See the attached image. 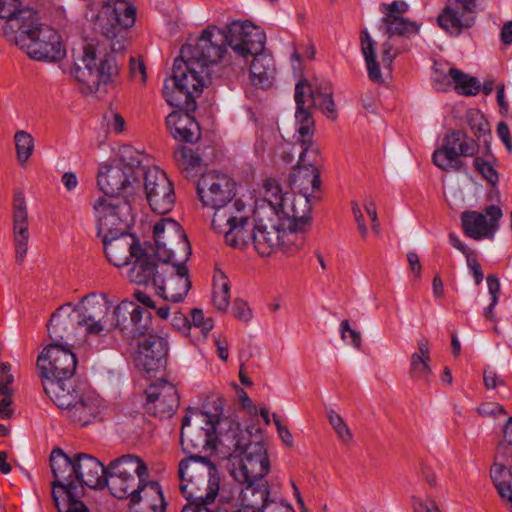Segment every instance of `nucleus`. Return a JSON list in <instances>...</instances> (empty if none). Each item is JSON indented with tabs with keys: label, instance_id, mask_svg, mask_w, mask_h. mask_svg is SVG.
Returning <instances> with one entry per match:
<instances>
[{
	"label": "nucleus",
	"instance_id": "nucleus-22",
	"mask_svg": "<svg viewBox=\"0 0 512 512\" xmlns=\"http://www.w3.org/2000/svg\"><path fill=\"white\" fill-rule=\"evenodd\" d=\"M117 1H107L103 4L94 23L95 29L107 39L117 37L122 29L132 27L136 20V8L125 0Z\"/></svg>",
	"mask_w": 512,
	"mask_h": 512
},
{
	"label": "nucleus",
	"instance_id": "nucleus-64",
	"mask_svg": "<svg viewBox=\"0 0 512 512\" xmlns=\"http://www.w3.org/2000/svg\"><path fill=\"white\" fill-rule=\"evenodd\" d=\"M365 62H366L368 76H369L370 80L375 83H382L383 82L382 73H381V70H380L377 60L372 59V60H367Z\"/></svg>",
	"mask_w": 512,
	"mask_h": 512
},
{
	"label": "nucleus",
	"instance_id": "nucleus-56",
	"mask_svg": "<svg viewBox=\"0 0 512 512\" xmlns=\"http://www.w3.org/2000/svg\"><path fill=\"white\" fill-rule=\"evenodd\" d=\"M14 381V376L11 374V365L8 362H3L0 365V392L6 390H13L11 384Z\"/></svg>",
	"mask_w": 512,
	"mask_h": 512
},
{
	"label": "nucleus",
	"instance_id": "nucleus-59",
	"mask_svg": "<svg viewBox=\"0 0 512 512\" xmlns=\"http://www.w3.org/2000/svg\"><path fill=\"white\" fill-rule=\"evenodd\" d=\"M398 54L399 51L394 49L393 44L389 40L382 44V61L387 67H391L393 60Z\"/></svg>",
	"mask_w": 512,
	"mask_h": 512
},
{
	"label": "nucleus",
	"instance_id": "nucleus-42",
	"mask_svg": "<svg viewBox=\"0 0 512 512\" xmlns=\"http://www.w3.org/2000/svg\"><path fill=\"white\" fill-rule=\"evenodd\" d=\"M263 198L256 202L255 207L262 204L270 207L273 212H278L280 208L286 204L289 193H283L282 188L277 180L273 178L266 179L263 184Z\"/></svg>",
	"mask_w": 512,
	"mask_h": 512
},
{
	"label": "nucleus",
	"instance_id": "nucleus-45",
	"mask_svg": "<svg viewBox=\"0 0 512 512\" xmlns=\"http://www.w3.org/2000/svg\"><path fill=\"white\" fill-rule=\"evenodd\" d=\"M449 74L454 84V89L460 94L470 96L480 91V85L475 77L469 76L457 68H450Z\"/></svg>",
	"mask_w": 512,
	"mask_h": 512
},
{
	"label": "nucleus",
	"instance_id": "nucleus-51",
	"mask_svg": "<svg viewBox=\"0 0 512 512\" xmlns=\"http://www.w3.org/2000/svg\"><path fill=\"white\" fill-rule=\"evenodd\" d=\"M194 327L199 328L203 339H206L214 327V320L211 316H205L201 309L194 308Z\"/></svg>",
	"mask_w": 512,
	"mask_h": 512
},
{
	"label": "nucleus",
	"instance_id": "nucleus-19",
	"mask_svg": "<svg viewBox=\"0 0 512 512\" xmlns=\"http://www.w3.org/2000/svg\"><path fill=\"white\" fill-rule=\"evenodd\" d=\"M143 396L145 412L160 419L172 417L179 406V395L175 385L163 377L151 381Z\"/></svg>",
	"mask_w": 512,
	"mask_h": 512
},
{
	"label": "nucleus",
	"instance_id": "nucleus-54",
	"mask_svg": "<svg viewBox=\"0 0 512 512\" xmlns=\"http://www.w3.org/2000/svg\"><path fill=\"white\" fill-rule=\"evenodd\" d=\"M477 412L483 417H498L506 414L504 407L496 402L481 404Z\"/></svg>",
	"mask_w": 512,
	"mask_h": 512
},
{
	"label": "nucleus",
	"instance_id": "nucleus-52",
	"mask_svg": "<svg viewBox=\"0 0 512 512\" xmlns=\"http://www.w3.org/2000/svg\"><path fill=\"white\" fill-rule=\"evenodd\" d=\"M360 45L365 61L376 59V42L366 29L360 33Z\"/></svg>",
	"mask_w": 512,
	"mask_h": 512
},
{
	"label": "nucleus",
	"instance_id": "nucleus-30",
	"mask_svg": "<svg viewBox=\"0 0 512 512\" xmlns=\"http://www.w3.org/2000/svg\"><path fill=\"white\" fill-rule=\"evenodd\" d=\"M101 239L107 260L116 267L129 265L142 248L139 239L129 232Z\"/></svg>",
	"mask_w": 512,
	"mask_h": 512
},
{
	"label": "nucleus",
	"instance_id": "nucleus-13",
	"mask_svg": "<svg viewBox=\"0 0 512 512\" xmlns=\"http://www.w3.org/2000/svg\"><path fill=\"white\" fill-rule=\"evenodd\" d=\"M155 255L160 261H188L191 244L181 225L172 218H161L153 226Z\"/></svg>",
	"mask_w": 512,
	"mask_h": 512
},
{
	"label": "nucleus",
	"instance_id": "nucleus-35",
	"mask_svg": "<svg viewBox=\"0 0 512 512\" xmlns=\"http://www.w3.org/2000/svg\"><path fill=\"white\" fill-rule=\"evenodd\" d=\"M76 483L84 489L85 486L94 489L105 487V475L107 467L102 462L90 454H76Z\"/></svg>",
	"mask_w": 512,
	"mask_h": 512
},
{
	"label": "nucleus",
	"instance_id": "nucleus-47",
	"mask_svg": "<svg viewBox=\"0 0 512 512\" xmlns=\"http://www.w3.org/2000/svg\"><path fill=\"white\" fill-rule=\"evenodd\" d=\"M17 158L21 164L27 162L34 150V139L26 131H18L14 136Z\"/></svg>",
	"mask_w": 512,
	"mask_h": 512
},
{
	"label": "nucleus",
	"instance_id": "nucleus-9",
	"mask_svg": "<svg viewBox=\"0 0 512 512\" xmlns=\"http://www.w3.org/2000/svg\"><path fill=\"white\" fill-rule=\"evenodd\" d=\"M234 208L229 206L219 211L212 218V228L224 234L225 243L231 247L244 249L253 245L254 238V209L244 202Z\"/></svg>",
	"mask_w": 512,
	"mask_h": 512
},
{
	"label": "nucleus",
	"instance_id": "nucleus-26",
	"mask_svg": "<svg viewBox=\"0 0 512 512\" xmlns=\"http://www.w3.org/2000/svg\"><path fill=\"white\" fill-rule=\"evenodd\" d=\"M114 318L111 326L119 328L130 338L145 336L151 325V313L127 300L115 307Z\"/></svg>",
	"mask_w": 512,
	"mask_h": 512
},
{
	"label": "nucleus",
	"instance_id": "nucleus-18",
	"mask_svg": "<svg viewBox=\"0 0 512 512\" xmlns=\"http://www.w3.org/2000/svg\"><path fill=\"white\" fill-rule=\"evenodd\" d=\"M143 187L151 210L157 214L169 213L175 203L174 188L166 173L158 167L143 166Z\"/></svg>",
	"mask_w": 512,
	"mask_h": 512
},
{
	"label": "nucleus",
	"instance_id": "nucleus-27",
	"mask_svg": "<svg viewBox=\"0 0 512 512\" xmlns=\"http://www.w3.org/2000/svg\"><path fill=\"white\" fill-rule=\"evenodd\" d=\"M167 353L168 342L166 339L155 334H148L138 343L135 362L149 377H152V373L164 371Z\"/></svg>",
	"mask_w": 512,
	"mask_h": 512
},
{
	"label": "nucleus",
	"instance_id": "nucleus-50",
	"mask_svg": "<svg viewBox=\"0 0 512 512\" xmlns=\"http://www.w3.org/2000/svg\"><path fill=\"white\" fill-rule=\"evenodd\" d=\"M341 338L343 341H347L350 338L349 344L357 350L361 349L362 336L360 331L352 329L348 320H343L340 324Z\"/></svg>",
	"mask_w": 512,
	"mask_h": 512
},
{
	"label": "nucleus",
	"instance_id": "nucleus-33",
	"mask_svg": "<svg viewBox=\"0 0 512 512\" xmlns=\"http://www.w3.org/2000/svg\"><path fill=\"white\" fill-rule=\"evenodd\" d=\"M148 477H143L138 481V488L133 490L134 495L130 500V511L143 509L149 512H165L167 503L160 484L156 481H148Z\"/></svg>",
	"mask_w": 512,
	"mask_h": 512
},
{
	"label": "nucleus",
	"instance_id": "nucleus-8",
	"mask_svg": "<svg viewBox=\"0 0 512 512\" xmlns=\"http://www.w3.org/2000/svg\"><path fill=\"white\" fill-rule=\"evenodd\" d=\"M242 434L237 448H221V453L231 461L229 472L236 482L259 481L270 471L265 445L261 441L251 442L247 430L242 429Z\"/></svg>",
	"mask_w": 512,
	"mask_h": 512
},
{
	"label": "nucleus",
	"instance_id": "nucleus-37",
	"mask_svg": "<svg viewBox=\"0 0 512 512\" xmlns=\"http://www.w3.org/2000/svg\"><path fill=\"white\" fill-rule=\"evenodd\" d=\"M42 385L45 394L62 410V413L81 392L74 385L72 377L42 379Z\"/></svg>",
	"mask_w": 512,
	"mask_h": 512
},
{
	"label": "nucleus",
	"instance_id": "nucleus-14",
	"mask_svg": "<svg viewBox=\"0 0 512 512\" xmlns=\"http://www.w3.org/2000/svg\"><path fill=\"white\" fill-rule=\"evenodd\" d=\"M235 190L236 183L231 177L215 171L202 174L197 182V194L204 207L214 209L213 218L224 208L244 203L234 199Z\"/></svg>",
	"mask_w": 512,
	"mask_h": 512
},
{
	"label": "nucleus",
	"instance_id": "nucleus-24",
	"mask_svg": "<svg viewBox=\"0 0 512 512\" xmlns=\"http://www.w3.org/2000/svg\"><path fill=\"white\" fill-rule=\"evenodd\" d=\"M108 310L109 306L104 296L96 293L84 296L77 306H72L74 314L79 316L78 325L83 326L87 335H97L113 327L106 319Z\"/></svg>",
	"mask_w": 512,
	"mask_h": 512
},
{
	"label": "nucleus",
	"instance_id": "nucleus-43",
	"mask_svg": "<svg viewBox=\"0 0 512 512\" xmlns=\"http://www.w3.org/2000/svg\"><path fill=\"white\" fill-rule=\"evenodd\" d=\"M490 477L499 496L512 504V472L504 464L494 462Z\"/></svg>",
	"mask_w": 512,
	"mask_h": 512
},
{
	"label": "nucleus",
	"instance_id": "nucleus-63",
	"mask_svg": "<svg viewBox=\"0 0 512 512\" xmlns=\"http://www.w3.org/2000/svg\"><path fill=\"white\" fill-rule=\"evenodd\" d=\"M466 260H467V265H468L469 269L471 270V272L473 273V276L475 278V283L477 285H479L484 278V275L481 270V266H480L479 262L477 261V259L475 257L472 256V253L467 254Z\"/></svg>",
	"mask_w": 512,
	"mask_h": 512
},
{
	"label": "nucleus",
	"instance_id": "nucleus-17",
	"mask_svg": "<svg viewBox=\"0 0 512 512\" xmlns=\"http://www.w3.org/2000/svg\"><path fill=\"white\" fill-rule=\"evenodd\" d=\"M477 153V143L468 138L466 133L454 130L444 136L441 148L436 149L432 155V161L443 171H465L466 165L460 156L472 157Z\"/></svg>",
	"mask_w": 512,
	"mask_h": 512
},
{
	"label": "nucleus",
	"instance_id": "nucleus-32",
	"mask_svg": "<svg viewBox=\"0 0 512 512\" xmlns=\"http://www.w3.org/2000/svg\"><path fill=\"white\" fill-rule=\"evenodd\" d=\"M190 407L187 410V414L182 419L181 431H180V446L181 450L186 457L183 458L178 465V478L179 488L183 497L187 500V504L183 507L182 512H192V490H190V484L192 483V474L190 473V466L192 463V454L190 448L192 447V439L186 435V428L190 426Z\"/></svg>",
	"mask_w": 512,
	"mask_h": 512
},
{
	"label": "nucleus",
	"instance_id": "nucleus-10",
	"mask_svg": "<svg viewBox=\"0 0 512 512\" xmlns=\"http://www.w3.org/2000/svg\"><path fill=\"white\" fill-rule=\"evenodd\" d=\"M248 34L254 35L246 37L245 41L251 40L255 42V47L251 52H244V64L238 66H231L230 75H236L243 72L250 63V80L251 83L261 89H268L273 85L276 76L275 61L271 54L265 51L266 35L264 31L252 24L248 27Z\"/></svg>",
	"mask_w": 512,
	"mask_h": 512
},
{
	"label": "nucleus",
	"instance_id": "nucleus-31",
	"mask_svg": "<svg viewBox=\"0 0 512 512\" xmlns=\"http://www.w3.org/2000/svg\"><path fill=\"white\" fill-rule=\"evenodd\" d=\"M309 196L301 193L297 195L290 194L287 197L286 204L278 211L288 229H293V231L304 236L310 226L311 205Z\"/></svg>",
	"mask_w": 512,
	"mask_h": 512
},
{
	"label": "nucleus",
	"instance_id": "nucleus-39",
	"mask_svg": "<svg viewBox=\"0 0 512 512\" xmlns=\"http://www.w3.org/2000/svg\"><path fill=\"white\" fill-rule=\"evenodd\" d=\"M241 502L244 508L254 510L256 512H263L264 508L269 503V486L267 481L263 479L259 481H248L247 483H240Z\"/></svg>",
	"mask_w": 512,
	"mask_h": 512
},
{
	"label": "nucleus",
	"instance_id": "nucleus-34",
	"mask_svg": "<svg viewBox=\"0 0 512 512\" xmlns=\"http://www.w3.org/2000/svg\"><path fill=\"white\" fill-rule=\"evenodd\" d=\"M102 410V400L92 393L80 392L63 415L72 423L87 426L94 423Z\"/></svg>",
	"mask_w": 512,
	"mask_h": 512
},
{
	"label": "nucleus",
	"instance_id": "nucleus-2",
	"mask_svg": "<svg viewBox=\"0 0 512 512\" xmlns=\"http://www.w3.org/2000/svg\"><path fill=\"white\" fill-rule=\"evenodd\" d=\"M192 45L184 44L179 56L175 58L171 77L164 81L163 97L166 102L178 110L166 117V126L172 138L178 142L174 151V162L185 178L192 176Z\"/></svg>",
	"mask_w": 512,
	"mask_h": 512
},
{
	"label": "nucleus",
	"instance_id": "nucleus-29",
	"mask_svg": "<svg viewBox=\"0 0 512 512\" xmlns=\"http://www.w3.org/2000/svg\"><path fill=\"white\" fill-rule=\"evenodd\" d=\"M501 217L502 211L495 205L487 206L484 213L466 211L461 216L463 230L467 236L475 240L493 237Z\"/></svg>",
	"mask_w": 512,
	"mask_h": 512
},
{
	"label": "nucleus",
	"instance_id": "nucleus-46",
	"mask_svg": "<svg viewBox=\"0 0 512 512\" xmlns=\"http://www.w3.org/2000/svg\"><path fill=\"white\" fill-rule=\"evenodd\" d=\"M316 103L310 104V108H319L331 120L337 118V110L333 100V92L328 84L316 87L315 91Z\"/></svg>",
	"mask_w": 512,
	"mask_h": 512
},
{
	"label": "nucleus",
	"instance_id": "nucleus-23",
	"mask_svg": "<svg viewBox=\"0 0 512 512\" xmlns=\"http://www.w3.org/2000/svg\"><path fill=\"white\" fill-rule=\"evenodd\" d=\"M300 144L302 151L297 166L289 177V184L298 193L311 195L320 186V174L316 167L319 148L314 144L312 137L311 144Z\"/></svg>",
	"mask_w": 512,
	"mask_h": 512
},
{
	"label": "nucleus",
	"instance_id": "nucleus-55",
	"mask_svg": "<svg viewBox=\"0 0 512 512\" xmlns=\"http://www.w3.org/2000/svg\"><path fill=\"white\" fill-rule=\"evenodd\" d=\"M232 313L234 317L240 321L248 322L252 318V311L248 304L240 299L235 300L232 307Z\"/></svg>",
	"mask_w": 512,
	"mask_h": 512
},
{
	"label": "nucleus",
	"instance_id": "nucleus-16",
	"mask_svg": "<svg viewBox=\"0 0 512 512\" xmlns=\"http://www.w3.org/2000/svg\"><path fill=\"white\" fill-rule=\"evenodd\" d=\"M143 166L138 158H122L117 165L101 166L97 175L99 189L109 197L118 195L134 184L139 186Z\"/></svg>",
	"mask_w": 512,
	"mask_h": 512
},
{
	"label": "nucleus",
	"instance_id": "nucleus-11",
	"mask_svg": "<svg viewBox=\"0 0 512 512\" xmlns=\"http://www.w3.org/2000/svg\"><path fill=\"white\" fill-rule=\"evenodd\" d=\"M148 477L146 464L136 455L126 454L109 463L105 475V486L118 499L131 500L138 481Z\"/></svg>",
	"mask_w": 512,
	"mask_h": 512
},
{
	"label": "nucleus",
	"instance_id": "nucleus-25",
	"mask_svg": "<svg viewBox=\"0 0 512 512\" xmlns=\"http://www.w3.org/2000/svg\"><path fill=\"white\" fill-rule=\"evenodd\" d=\"M478 0H449L437 17L438 25L451 36H459L475 22Z\"/></svg>",
	"mask_w": 512,
	"mask_h": 512
},
{
	"label": "nucleus",
	"instance_id": "nucleus-36",
	"mask_svg": "<svg viewBox=\"0 0 512 512\" xmlns=\"http://www.w3.org/2000/svg\"><path fill=\"white\" fill-rule=\"evenodd\" d=\"M14 246L16 260L22 263L28 251L29 231H28V213L23 192L18 191L14 194Z\"/></svg>",
	"mask_w": 512,
	"mask_h": 512
},
{
	"label": "nucleus",
	"instance_id": "nucleus-12",
	"mask_svg": "<svg viewBox=\"0 0 512 512\" xmlns=\"http://www.w3.org/2000/svg\"><path fill=\"white\" fill-rule=\"evenodd\" d=\"M98 237L128 232L132 222V208L125 198L100 197L92 205Z\"/></svg>",
	"mask_w": 512,
	"mask_h": 512
},
{
	"label": "nucleus",
	"instance_id": "nucleus-53",
	"mask_svg": "<svg viewBox=\"0 0 512 512\" xmlns=\"http://www.w3.org/2000/svg\"><path fill=\"white\" fill-rule=\"evenodd\" d=\"M130 74L135 81H139L142 84L146 83L147 74L144 62L134 57L130 58Z\"/></svg>",
	"mask_w": 512,
	"mask_h": 512
},
{
	"label": "nucleus",
	"instance_id": "nucleus-62",
	"mask_svg": "<svg viewBox=\"0 0 512 512\" xmlns=\"http://www.w3.org/2000/svg\"><path fill=\"white\" fill-rule=\"evenodd\" d=\"M199 147L194 151V168L201 164L207 165L213 159V148L210 146H206L202 153H199Z\"/></svg>",
	"mask_w": 512,
	"mask_h": 512
},
{
	"label": "nucleus",
	"instance_id": "nucleus-61",
	"mask_svg": "<svg viewBox=\"0 0 512 512\" xmlns=\"http://www.w3.org/2000/svg\"><path fill=\"white\" fill-rule=\"evenodd\" d=\"M433 81L437 90L446 91L451 87L453 80L451 79L449 72L446 74L436 70L435 75L433 76Z\"/></svg>",
	"mask_w": 512,
	"mask_h": 512
},
{
	"label": "nucleus",
	"instance_id": "nucleus-4",
	"mask_svg": "<svg viewBox=\"0 0 512 512\" xmlns=\"http://www.w3.org/2000/svg\"><path fill=\"white\" fill-rule=\"evenodd\" d=\"M223 410L224 401L215 393L201 397L200 408H194V418L204 438L205 452L213 453L218 446L235 449L239 445L242 428L238 422L223 417Z\"/></svg>",
	"mask_w": 512,
	"mask_h": 512
},
{
	"label": "nucleus",
	"instance_id": "nucleus-15",
	"mask_svg": "<svg viewBox=\"0 0 512 512\" xmlns=\"http://www.w3.org/2000/svg\"><path fill=\"white\" fill-rule=\"evenodd\" d=\"M186 262L179 258L161 261L158 274L154 278V289L157 295L171 302L184 299L191 286Z\"/></svg>",
	"mask_w": 512,
	"mask_h": 512
},
{
	"label": "nucleus",
	"instance_id": "nucleus-41",
	"mask_svg": "<svg viewBox=\"0 0 512 512\" xmlns=\"http://www.w3.org/2000/svg\"><path fill=\"white\" fill-rule=\"evenodd\" d=\"M212 301L220 312L227 311L230 305V281L219 268H215L212 279Z\"/></svg>",
	"mask_w": 512,
	"mask_h": 512
},
{
	"label": "nucleus",
	"instance_id": "nucleus-7",
	"mask_svg": "<svg viewBox=\"0 0 512 512\" xmlns=\"http://www.w3.org/2000/svg\"><path fill=\"white\" fill-rule=\"evenodd\" d=\"M50 466L55 480L52 482V497L58 512H90L79 499L85 489L76 483V454L73 458L62 449L55 448L50 455Z\"/></svg>",
	"mask_w": 512,
	"mask_h": 512
},
{
	"label": "nucleus",
	"instance_id": "nucleus-20",
	"mask_svg": "<svg viewBox=\"0 0 512 512\" xmlns=\"http://www.w3.org/2000/svg\"><path fill=\"white\" fill-rule=\"evenodd\" d=\"M71 346L50 343L37 358V367L42 379L73 377L77 359Z\"/></svg>",
	"mask_w": 512,
	"mask_h": 512
},
{
	"label": "nucleus",
	"instance_id": "nucleus-48",
	"mask_svg": "<svg viewBox=\"0 0 512 512\" xmlns=\"http://www.w3.org/2000/svg\"><path fill=\"white\" fill-rule=\"evenodd\" d=\"M327 418L329 424L332 426L340 441L343 443H348L352 440L353 436L350 429L338 413H336L334 410H329L327 412Z\"/></svg>",
	"mask_w": 512,
	"mask_h": 512
},
{
	"label": "nucleus",
	"instance_id": "nucleus-21",
	"mask_svg": "<svg viewBox=\"0 0 512 512\" xmlns=\"http://www.w3.org/2000/svg\"><path fill=\"white\" fill-rule=\"evenodd\" d=\"M78 318L70 303L60 306L47 325L51 343L73 347L84 342L87 333L83 326L78 325Z\"/></svg>",
	"mask_w": 512,
	"mask_h": 512
},
{
	"label": "nucleus",
	"instance_id": "nucleus-60",
	"mask_svg": "<svg viewBox=\"0 0 512 512\" xmlns=\"http://www.w3.org/2000/svg\"><path fill=\"white\" fill-rule=\"evenodd\" d=\"M364 208H365L366 213L371 218L372 230L376 234H379L380 233V224H379L378 217H377V210H376L375 202L372 199L366 200L364 203Z\"/></svg>",
	"mask_w": 512,
	"mask_h": 512
},
{
	"label": "nucleus",
	"instance_id": "nucleus-40",
	"mask_svg": "<svg viewBox=\"0 0 512 512\" xmlns=\"http://www.w3.org/2000/svg\"><path fill=\"white\" fill-rule=\"evenodd\" d=\"M417 348L419 353H413L410 357V376L413 380L428 384L432 374L428 339L422 337L417 343Z\"/></svg>",
	"mask_w": 512,
	"mask_h": 512
},
{
	"label": "nucleus",
	"instance_id": "nucleus-49",
	"mask_svg": "<svg viewBox=\"0 0 512 512\" xmlns=\"http://www.w3.org/2000/svg\"><path fill=\"white\" fill-rule=\"evenodd\" d=\"M474 167L478 173H480L488 183L496 185L498 182V173L494 167L482 158L476 157L474 160Z\"/></svg>",
	"mask_w": 512,
	"mask_h": 512
},
{
	"label": "nucleus",
	"instance_id": "nucleus-3",
	"mask_svg": "<svg viewBox=\"0 0 512 512\" xmlns=\"http://www.w3.org/2000/svg\"><path fill=\"white\" fill-rule=\"evenodd\" d=\"M20 0H0V18L5 19V37L38 61H58L65 55L61 37L54 28L39 22L30 8L18 10Z\"/></svg>",
	"mask_w": 512,
	"mask_h": 512
},
{
	"label": "nucleus",
	"instance_id": "nucleus-5",
	"mask_svg": "<svg viewBox=\"0 0 512 512\" xmlns=\"http://www.w3.org/2000/svg\"><path fill=\"white\" fill-rule=\"evenodd\" d=\"M253 247L263 257L276 251L292 256L305 245V236L288 229L278 212L262 204L254 208Z\"/></svg>",
	"mask_w": 512,
	"mask_h": 512
},
{
	"label": "nucleus",
	"instance_id": "nucleus-6",
	"mask_svg": "<svg viewBox=\"0 0 512 512\" xmlns=\"http://www.w3.org/2000/svg\"><path fill=\"white\" fill-rule=\"evenodd\" d=\"M71 70L72 76L81 83L86 94L107 92V86L118 74V65L112 52L103 44L89 43L84 47L83 55Z\"/></svg>",
	"mask_w": 512,
	"mask_h": 512
},
{
	"label": "nucleus",
	"instance_id": "nucleus-38",
	"mask_svg": "<svg viewBox=\"0 0 512 512\" xmlns=\"http://www.w3.org/2000/svg\"><path fill=\"white\" fill-rule=\"evenodd\" d=\"M129 265L131 267L127 271V277L131 282L154 288V278L158 274L160 263H155L144 248L132 258Z\"/></svg>",
	"mask_w": 512,
	"mask_h": 512
},
{
	"label": "nucleus",
	"instance_id": "nucleus-28",
	"mask_svg": "<svg viewBox=\"0 0 512 512\" xmlns=\"http://www.w3.org/2000/svg\"><path fill=\"white\" fill-rule=\"evenodd\" d=\"M315 91L306 80H300L295 86L296 103L295 119L298 124V140L306 145L311 144L314 133V119L310 112V104L316 103Z\"/></svg>",
	"mask_w": 512,
	"mask_h": 512
},
{
	"label": "nucleus",
	"instance_id": "nucleus-1",
	"mask_svg": "<svg viewBox=\"0 0 512 512\" xmlns=\"http://www.w3.org/2000/svg\"><path fill=\"white\" fill-rule=\"evenodd\" d=\"M252 23L235 20L223 27L209 24L194 40V93H201L213 83L216 68L229 76L231 66L244 64V52H251L255 42L245 41Z\"/></svg>",
	"mask_w": 512,
	"mask_h": 512
},
{
	"label": "nucleus",
	"instance_id": "nucleus-58",
	"mask_svg": "<svg viewBox=\"0 0 512 512\" xmlns=\"http://www.w3.org/2000/svg\"><path fill=\"white\" fill-rule=\"evenodd\" d=\"M484 385L487 389H495L497 386H503L504 380L492 369H485L483 372Z\"/></svg>",
	"mask_w": 512,
	"mask_h": 512
},
{
	"label": "nucleus",
	"instance_id": "nucleus-57",
	"mask_svg": "<svg viewBox=\"0 0 512 512\" xmlns=\"http://www.w3.org/2000/svg\"><path fill=\"white\" fill-rule=\"evenodd\" d=\"M5 392L7 393H4V391L0 392V395L3 396V399L0 401V415L2 418L8 419L13 414L11 405L14 390H6Z\"/></svg>",
	"mask_w": 512,
	"mask_h": 512
},
{
	"label": "nucleus",
	"instance_id": "nucleus-44",
	"mask_svg": "<svg viewBox=\"0 0 512 512\" xmlns=\"http://www.w3.org/2000/svg\"><path fill=\"white\" fill-rule=\"evenodd\" d=\"M384 32L389 36H407L417 34L420 25L416 22L409 21L398 15L386 14L382 19Z\"/></svg>",
	"mask_w": 512,
	"mask_h": 512
}]
</instances>
